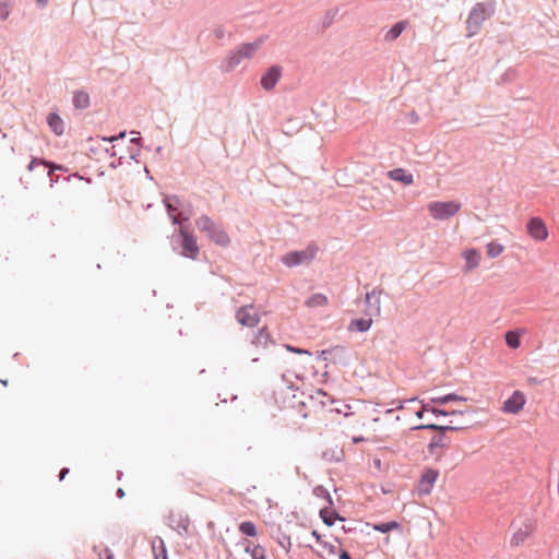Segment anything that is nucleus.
<instances>
[{
  "label": "nucleus",
  "mask_w": 559,
  "mask_h": 559,
  "mask_svg": "<svg viewBox=\"0 0 559 559\" xmlns=\"http://www.w3.org/2000/svg\"><path fill=\"white\" fill-rule=\"evenodd\" d=\"M98 557L99 559H115L112 550L108 547H105L102 552H98Z\"/></svg>",
  "instance_id": "obj_52"
},
{
  "label": "nucleus",
  "mask_w": 559,
  "mask_h": 559,
  "mask_svg": "<svg viewBox=\"0 0 559 559\" xmlns=\"http://www.w3.org/2000/svg\"><path fill=\"white\" fill-rule=\"evenodd\" d=\"M103 151H104L107 155H109L110 157L116 156L115 146H111V147H105Z\"/></svg>",
  "instance_id": "obj_64"
},
{
  "label": "nucleus",
  "mask_w": 559,
  "mask_h": 559,
  "mask_svg": "<svg viewBox=\"0 0 559 559\" xmlns=\"http://www.w3.org/2000/svg\"><path fill=\"white\" fill-rule=\"evenodd\" d=\"M206 236L211 241L221 247H228L230 243L228 234L217 225Z\"/></svg>",
  "instance_id": "obj_19"
},
{
  "label": "nucleus",
  "mask_w": 559,
  "mask_h": 559,
  "mask_svg": "<svg viewBox=\"0 0 559 559\" xmlns=\"http://www.w3.org/2000/svg\"><path fill=\"white\" fill-rule=\"evenodd\" d=\"M544 380L543 379H539L537 377H530L527 379V382L531 384V385H538V384H542Z\"/></svg>",
  "instance_id": "obj_60"
},
{
  "label": "nucleus",
  "mask_w": 559,
  "mask_h": 559,
  "mask_svg": "<svg viewBox=\"0 0 559 559\" xmlns=\"http://www.w3.org/2000/svg\"><path fill=\"white\" fill-rule=\"evenodd\" d=\"M163 204L174 226L190 224L192 204L177 194H163Z\"/></svg>",
  "instance_id": "obj_2"
},
{
  "label": "nucleus",
  "mask_w": 559,
  "mask_h": 559,
  "mask_svg": "<svg viewBox=\"0 0 559 559\" xmlns=\"http://www.w3.org/2000/svg\"><path fill=\"white\" fill-rule=\"evenodd\" d=\"M433 432V436L427 444L426 452L429 456L435 457L436 461H440L444 451L451 447L452 438L439 431Z\"/></svg>",
  "instance_id": "obj_7"
},
{
  "label": "nucleus",
  "mask_w": 559,
  "mask_h": 559,
  "mask_svg": "<svg viewBox=\"0 0 559 559\" xmlns=\"http://www.w3.org/2000/svg\"><path fill=\"white\" fill-rule=\"evenodd\" d=\"M195 225L205 234H209L216 226L212 218L205 214L195 219Z\"/></svg>",
  "instance_id": "obj_29"
},
{
  "label": "nucleus",
  "mask_w": 559,
  "mask_h": 559,
  "mask_svg": "<svg viewBox=\"0 0 559 559\" xmlns=\"http://www.w3.org/2000/svg\"><path fill=\"white\" fill-rule=\"evenodd\" d=\"M330 354H332V347L319 350L317 353V359L318 360H326L328 359V355H330Z\"/></svg>",
  "instance_id": "obj_53"
},
{
  "label": "nucleus",
  "mask_w": 559,
  "mask_h": 559,
  "mask_svg": "<svg viewBox=\"0 0 559 559\" xmlns=\"http://www.w3.org/2000/svg\"><path fill=\"white\" fill-rule=\"evenodd\" d=\"M47 170L49 174H52L56 171L67 173L68 167L49 159V164H47Z\"/></svg>",
  "instance_id": "obj_45"
},
{
  "label": "nucleus",
  "mask_w": 559,
  "mask_h": 559,
  "mask_svg": "<svg viewBox=\"0 0 559 559\" xmlns=\"http://www.w3.org/2000/svg\"><path fill=\"white\" fill-rule=\"evenodd\" d=\"M338 14V9L337 8H334V9H331V10H328L322 19V26H321V32H324L326 28H329L336 15Z\"/></svg>",
  "instance_id": "obj_35"
},
{
  "label": "nucleus",
  "mask_w": 559,
  "mask_h": 559,
  "mask_svg": "<svg viewBox=\"0 0 559 559\" xmlns=\"http://www.w3.org/2000/svg\"><path fill=\"white\" fill-rule=\"evenodd\" d=\"M512 75H513V72L512 71H507L504 72L502 75H501V80L506 83L510 82L512 80Z\"/></svg>",
  "instance_id": "obj_61"
},
{
  "label": "nucleus",
  "mask_w": 559,
  "mask_h": 559,
  "mask_svg": "<svg viewBox=\"0 0 559 559\" xmlns=\"http://www.w3.org/2000/svg\"><path fill=\"white\" fill-rule=\"evenodd\" d=\"M386 177L393 181L401 182L404 186H411L414 182V176L408 170L396 167L386 173Z\"/></svg>",
  "instance_id": "obj_15"
},
{
  "label": "nucleus",
  "mask_w": 559,
  "mask_h": 559,
  "mask_svg": "<svg viewBox=\"0 0 559 559\" xmlns=\"http://www.w3.org/2000/svg\"><path fill=\"white\" fill-rule=\"evenodd\" d=\"M319 516L322 520V522L329 527L333 526L336 521H345V518L335 510L334 506L321 508L319 511Z\"/></svg>",
  "instance_id": "obj_16"
},
{
  "label": "nucleus",
  "mask_w": 559,
  "mask_h": 559,
  "mask_svg": "<svg viewBox=\"0 0 559 559\" xmlns=\"http://www.w3.org/2000/svg\"><path fill=\"white\" fill-rule=\"evenodd\" d=\"M130 133L138 135V136H134V138L130 139V144H131L130 146H134V147L141 148L142 147V138H141L140 132L135 131V130H132Z\"/></svg>",
  "instance_id": "obj_48"
},
{
  "label": "nucleus",
  "mask_w": 559,
  "mask_h": 559,
  "mask_svg": "<svg viewBox=\"0 0 559 559\" xmlns=\"http://www.w3.org/2000/svg\"><path fill=\"white\" fill-rule=\"evenodd\" d=\"M170 245L174 251L180 255L197 260L200 254L197 236L190 228V224L178 226L170 236Z\"/></svg>",
  "instance_id": "obj_1"
},
{
  "label": "nucleus",
  "mask_w": 559,
  "mask_h": 559,
  "mask_svg": "<svg viewBox=\"0 0 559 559\" xmlns=\"http://www.w3.org/2000/svg\"><path fill=\"white\" fill-rule=\"evenodd\" d=\"M69 473H70L69 467H62L58 475L59 481H62Z\"/></svg>",
  "instance_id": "obj_59"
},
{
  "label": "nucleus",
  "mask_w": 559,
  "mask_h": 559,
  "mask_svg": "<svg viewBox=\"0 0 559 559\" xmlns=\"http://www.w3.org/2000/svg\"><path fill=\"white\" fill-rule=\"evenodd\" d=\"M526 403L525 394L520 391L515 390L513 393L503 402L502 404V412L506 414H519L524 405Z\"/></svg>",
  "instance_id": "obj_12"
},
{
  "label": "nucleus",
  "mask_w": 559,
  "mask_h": 559,
  "mask_svg": "<svg viewBox=\"0 0 559 559\" xmlns=\"http://www.w3.org/2000/svg\"><path fill=\"white\" fill-rule=\"evenodd\" d=\"M496 11V1L495 0H486L483 2H477L472 10L469 11L466 28L468 31L467 36L472 37L476 35L480 28L483 23L490 19Z\"/></svg>",
  "instance_id": "obj_3"
},
{
  "label": "nucleus",
  "mask_w": 559,
  "mask_h": 559,
  "mask_svg": "<svg viewBox=\"0 0 559 559\" xmlns=\"http://www.w3.org/2000/svg\"><path fill=\"white\" fill-rule=\"evenodd\" d=\"M461 210V203L455 200L433 201L428 204L429 214L439 221L449 219Z\"/></svg>",
  "instance_id": "obj_6"
},
{
  "label": "nucleus",
  "mask_w": 559,
  "mask_h": 559,
  "mask_svg": "<svg viewBox=\"0 0 559 559\" xmlns=\"http://www.w3.org/2000/svg\"><path fill=\"white\" fill-rule=\"evenodd\" d=\"M72 104L75 109L84 110L91 105L90 94L84 90H79L73 93Z\"/></svg>",
  "instance_id": "obj_21"
},
{
  "label": "nucleus",
  "mask_w": 559,
  "mask_h": 559,
  "mask_svg": "<svg viewBox=\"0 0 559 559\" xmlns=\"http://www.w3.org/2000/svg\"><path fill=\"white\" fill-rule=\"evenodd\" d=\"M476 409L473 407H466L464 409H452L449 411V416H463V417H472L476 414Z\"/></svg>",
  "instance_id": "obj_41"
},
{
  "label": "nucleus",
  "mask_w": 559,
  "mask_h": 559,
  "mask_svg": "<svg viewBox=\"0 0 559 559\" xmlns=\"http://www.w3.org/2000/svg\"><path fill=\"white\" fill-rule=\"evenodd\" d=\"M328 304V297L323 294H312L307 300L306 306L310 308L323 307Z\"/></svg>",
  "instance_id": "obj_31"
},
{
  "label": "nucleus",
  "mask_w": 559,
  "mask_h": 559,
  "mask_svg": "<svg viewBox=\"0 0 559 559\" xmlns=\"http://www.w3.org/2000/svg\"><path fill=\"white\" fill-rule=\"evenodd\" d=\"M372 319L371 318H356L352 319L347 329L348 331L365 333L369 331V329L372 325Z\"/></svg>",
  "instance_id": "obj_24"
},
{
  "label": "nucleus",
  "mask_w": 559,
  "mask_h": 559,
  "mask_svg": "<svg viewBox=\"0 0 559 559\" xmlns=\"http://www.w3.org/2000/svg\"><path fill=\"white\" fill-rule=\"evenodd\" d=\"M238 531L246 537H255L258 535L257 525L250 520L239 523Z\"/></svg>",
  "instance_id": "obj_28"
},
{
  "label": "nucleus",
  "mask_w": 559,
  "mask_h": 559,
  "mask_svg": "<svg viewBox=\"0 0 559 559\" xmlns=\"http://www.w3.org/2000/svg\"><path fill=\"white\" fill-rule=\"evenodd\" d=\"M47 164H49V159L45 157L31 156V160L26 166L28 171H33L36 166H44L47 168Z\"/></svg>",
  "instance_id": "obj_39"
},
{
  "label": "nucleus",
  "mask_w": 559,
  "mask_h": 559,
  "mask_svg": "<svg viewBox=\"0 0 559 559\" xmlns=\"http://www.w3.org/2000/svg\"><path fill=\"white\" fill-rule=\"evenodd\" d=\"M365 526H371L373 531L386 534L391 531H397L402 530V524L395 520L388 521V522H378V523H365Z\"/></svg>",
  "instance_id": "obj_23"
},
{
  "label": "nucleus",
  "mask_w": 559,
  "mask_h": 559,
  "mask_svg": "<svg viewBox=\"0 0 559 559\" xmlns=\"http://www.w3.org/2000/svg\"><path fill=\"white\" fill-rule=\"evenodd\" d=\"M11 7L7 0L0 1V20L4 21L10 16Z\"/></svg>",
  "instance_id": "obj_44"
},
{
  "label": "nucleus",
  "mask_w": 559,
  "mask_h": 559,
  "mask_svg": "<svg viewBox=\"0 0 559 559\" xmlns=\"http://www.w3.org/2000/svg\"><path fill=\"white\" fill-rule=\"evenodd\" d=\"M336 554L338 555L340 559H353L352 555L346 549H341Z\"/></svg>",
  "instance_id": "obj_56"
},
{
  "label": "nucleus",
  "mask_w": 559,
  "mask_h": 559,
  "mask_svg": "<svg viewBox=\"0 0 559 559\" xmlns=\"http://www.w3.org/2000/svg\"><path fill=\"white\" fill-rule=\"evenodd\" d=\"M504 247L497 241H490L486 245V252L490 259L497 258L503 251Z\"/></svg>",
  "instance_id": "obj_34"
},
{
  "label": "nucleus",
  "mask_w": 559,
  "mask_h": 559,
  "mask_svg": "<svg viewBox=\"0 0 559 559\" xmlns=\"http://www.w3.org/2000/svg\"><path fill=\"white\" fill-rule=\"evenodd\" d=\"M190 519L188 515L180 516L177 521L176 530L181 537L189 535Z\"/></svg>",
  "instance_id": "obj_36"
},
{
  "label": "nucleus",
  "mask_w": 559,
  "mask_h": 559,
  "mask_svg": "<svg viewBox=\"0 0 559 559\" xmlns=\"http://www.w3.org/2000/svg\"><path fill=\"white\" fill-rule=\"evenodd\" d=\"M140 150L141 148H139V147L129 146L128 147L129 159L139 162L138 156L140 155V152H141Z\"/></svg>",
  "instance_id": "obj_51"
},
{
  "label": "nucleus",
  "mask_w": 559,
  "mask_h": 559,
  "mask_svg": "<svg viewBox=\"0 0 559 559\" xmlns=\"http://www.w3.org/2000/svg\"><path fill=\"white\" fill-rule=\"evenodd\" d=\"M159 545L153 544L154 559H168L167 547L162 538L158 539Z\"/></svg>",
  "instance_id": "obj_37"
},
{
  "label": "nucleus",
  "mask_w": 559,
  "mask_h": 559,
  "mask_svg": "<svg viewBox=\"0 0 559 559\" xmlns=\"http://www.w3.org/2000/svg\"><path fill=\"white\" fill-rule=\"evenodd\" d=\"M530 533L526 530L520 528L518 532H515L511 538V546L518 547L522 545L526 538L528 537Z\"/></svg>",
  "instance_id": "obj_38"
},
{
  "label": "nucleus",
  "mask_w": 559,
  "mask_h": 559,
  "mask_svg": "<svg viewBox=\"0 0 559 559\" xmlns=\"http://www.w3.org/2000/svg\"><path fill=\"white\" fill-rule=\"evenodd\" d=\"M407 25L408 22L404 20L394 23L385 33L384 39L386 41H393L397 39L401 36V34L406 29Z\"/></svg>",
  "instance_id": "obj_25"
},
{
  "label": "nucleus",
  "mask_w": 559,
  "mask_h": 559,
  "mask_svg": "<svg viewBox=\"0 0 559 559\" xmlns=\"http://www.w3.org/2000/svg\"><path fill=\"white\" fill-rule=\"evenodd\" d=\"M439 476V471L432 467L423 469L421 475L416 484V490L419 496H427L432 491L435 483Z\"/></svg>",
  "instance_id": "obj_8"
},
{
  "label": "nucleus",
  "mask_w": 559,
  "mask_h": 559,
  "mask_svg": "<svg viewBox=\"0 0 559 559\" xmlns=\"http://www.w3.org/2000/svg\"><path fill=\"white\" fill-rule=\"evenodd\" d=\"M420 403V407L415 412V415L418 419H423L424 416H425V413H428V409L427 408V405H426V400H420L419 401Z\"/></svg>",
  "instance_id": "obj_49"
},
{
  "label": "nucleus",
  "mask_w": 559,
  "mask_h": 559,
  "mask_svg": "<svg viewBox=\"0 0 559 559\" xmlns=\"http://www.w3.org/2000/svg\"><path fill=\"white\" fill-rule=\"evenodd\" d=\"M283 68L280 64L269 67L261 76V86L264 91H272L282 78Z\"/></svg>",
  "instance_id": "obj_13"
},
{
  "label": "nucleus",
  "mask_w": 559,
  "mask_h": 559,
  "mask_svg": "<svg viewBox=\"0 0 559 559\" xmlns=\"http://www.w3.org/2000/svg\"><path fill=\"white\" fill-rule=\"evenodd\" d=\"M471 427H473V421L460 423L459 425H439L435 423H428L414 426L411 428V430H430L448 435V432L463 431Z\"/></svg>",
  "instance_id": "obj_10"
},
{
  "label": "nucleus",
  "mask_w": 559,
  "mask_h": 559,
  "mask_svg": "<svg viewBox=\"0 0 559 559\" xmlns=\"http://www.w3.org/2000/svg\"><path fill=\"white\" fill-rule=\"evenodd\" d=\"M267 36L262 35L251 43H242L236 49L229 51L223 66L224 71H233L243 59H250L260 49Z\"/></svg>",
  "instance_id": "obj_4"
},
{
  "label": "nucleus",
  "mask_w": 559,
  "mask_h": 559,
  "mask_svg": "<svg viewBox=\"0 0 559 559\" xmlns=\"http://www.w3.org/2000/svg\"><path fill=\"white\" fill-rule=\"evenodd\" d=\"M237 322L242 326L254 328L260 322V316L254 310V305H243L238 308L235 316Z\"/></svg>",
  "instance_id": "obj_9"
},
{
  "label": "nucleus",
  "mask_w": 559,
  "mask_h": 559,
  "mask_svg": "<svg viewBox=\"0 0 559 559\" xmlns=\"http://www.w3.org/2000/svg\"><path fill=\"white\" fill-rule=\"evenodd\" d=\"M361 524H362V523H361V522H359V521L352 520V521L349 522V524H348V525H343V526H342V531H343L344 533H347V534H348V533H356L357 531H359V532H361V533H362V532H364V530L358 527V526H359V525H361Z\"/></svg>",
  "instance_id": "obj_43"
},
{
  "label": "nucleus",
  "mask_w": 559,
  "mask_h": 559,
  "mask_svg": "<svg viewBox=\"0 0 559 559\" xmlns=\"http://www.w3.org/2000/svg\"><path fill=\"white\" fill-rule=\"evenodd\" d=\"M127 135V131L126 130H122L120 131L119 133L115 134V135H110V140H112L114 142L118 141V140H122L124 139Z\"/></svg>",
  "instance_id": "obj_58"
},
{
  "label": "nucleus",
  "mask_w": 559,
  "mask_h": 559,
  "mask_svg": "<svg viewBox=\"0 0 559 559\" xmlns=\"http://www.w3.org/2000/svg\"><path fill=\"white\" fill-rule=\"evenodd\" d=\"M312 493L317 498L325 500L328 503L326 507L334 506V501H333V498H332L330 491L323 485H317L316 487H313Z\"/></svg>",
  "instance_id": "obj_30"
},
{
  "label": "nucleus",
  "mask_w": 559,
  "mask_h": 559,
  "mask_svg": "<svg viewBox=\"0 0 559 559\" xmlns=\"http://www.w3.org/2000/svg\"><path fill=\"white\" fill-rule=\"evenodd\" d=\"M377 295V289L366 294V304L369 308L373 309L376 314L380 313V299Z\"/></svg>",
  "instance_id": "obj_33"
},
{
  "label": "nucleus",
  "mask_w": 559,
  "mask_h": 559,
  "mask_svg": "<svg viewBox=\"0 0 559 559\" xmlns=\"http://www.w3.org/2000/svg\"><path fill=\"white\" fill-rule=\"evenodd\" d=\"M252 551H253L252 559H266V550L262 545L258 544V545L253 546Z\"/></svg>",
  "instance_id": "obj_46"
},
{
  "label": "nucleus",
  "mask_w": 559,
  "mask_h": 559,
  "mask_svg": "<svg viewBox=\"0 0 559 559\" xmlns=\"http://www.w3.org/2000/svg\"><path fill=\"white\" fill-rule=\"evenodd\" d=\"M271 537L273 539H275V542L281 546L283 547L286 552H288L292 548V540H290V536L288 534H286L281 525H277L275 527L272 528V532H271Z\"/></svg>",
  "instance_id": "obj_20"
},
{
  "label": "nucleus",
  "mask_w": 559,
  "mask_h": 559,
  "mask_svg": "<svg viewBox=\"0 0 559 559\" xmlns=\"http://www.w3.org/2000/svg\"><path fill=\"white\" fill-rule=\"evenodd\" d=\"M526 233L530 237L537 241L546 240L548 237V228L543 218L538 216L531 217L526 223Z\"/></svg>",
  "instance_id": "obj_11"
},
{
  "label": "nucleus",
  "mask_w": 559,
  "mask_h": 559,
  "mask_svg": "<svg viewBox=\"0 0 559 559\" xmlns=\"http://www.w3.org/2000/svg\"><path fill=\"white\" fill-rule=\"evenodd\" d=\"M123 158H124V156H122V155H121V156H119V158H118L117 160H114V162H111V163L109 164V167H110V168H112V169L118 168L119 166H121V165H122V163H123Z\"/></svg>",
  "instance_id": "obj_57"
},
{
  "label": "nucleus",
  "mask_w": 559,
  "mask_h": 559,
  "mask_svg": "<svg viewBox=\"0 0 559 559\" xmlns=\"http://www.w3.org/2000/svg\"><path fill=\"white\" fill-rule=\"evenodd\" d=\"M214 35L217 39H223L225 37V28L219 25L214 29Z\"/></svg>",
  "instance_id": "obj_55"
},
{
  "label": "nucleus",
  "mask_w": 559,
  "mask_h": 559,
  "mask_svg": "<svg viewBox=\"0 0 559 559\" xmlns=\"http://www.w3.org/2000/svg\"><path fill=\"white\" fill-rule=\"evenodd\" d=\"M239 544H240L241 546H243L245 551H246L247 554H250L251 558H253V551H252V548H253V546H254V545H252V543H251L249 539H247V538H242V539L239 542Z\"/></svg>",
  "instance_id": "obj_50"
},
{
  "label": "nucleus",
  "mask_w": 559,
  "mask_h": 559,
  "mask_svg": "<svg viewBox=\"0 0 559 559\" xmlns=\"http://www.w3.org/2000/svg\"><path fill=\"white\" fill-rule=\"evenodd\" d=\"M462 257L465 260V266L463 271L465 273L473 271L479 265L480 252L476 248H467L462 252Z\"/></svg>",
  "instance_id": "obj_14"
},
{
  "label": "nucleus",
  "mask_w": 559,
  "mask_h": 559,
  "mask_svg": "<svg viewBox=\"0 0 559 559\" xmlns=\"http://www.w3.org/2000/svg\"><path fill=\"white\" fill-rule=\"evenodd\" d=\"M293 407L297 408L298 413L302 418L308 417V413L306 412L307 408V402L305 400H300L297 402V405H293Z\"/></svg>",
  "instance_id": "obj_47"
},
{
  "label": "nucleus",
  "mask_w": 559,
  "mask_h": 559,
  "mask_svg": "<svg viewBox=\"0 0 559 559\" xmlns=\"http://www.w3.org/2000/svg\"><path fill=\"white\" fill-rule=\"evenodd\" d=\"M322 459L329 462H341L344 459V452L337 449H326L322 453Z\"/></svg>",
  "instance_id": "obj_32"
},
{
  "label": "nucleus",
  "mask_w": 559,
  "mask_h": 559,
  "mask_svg": "<svg viewBox=\"0 0 559 559\" xmlns=\"http://www.w3.org/2000/svg\"><path fill=\"white\" fill-rule=\"evenodd\" d=\"M426 405L428 413L439 417V416H449V411L444 408L437 407L435 404L430 403V397L426 400Z\"/></svg>",
  "instance_id": "obj_40"
},
{
  "label": "nucleus",
  "mask_w": 559,
  "mask_h": 559,
  "mask_svg": "<svg viewBox=\"0 0 559 559\" xmlns=\"http://www.w3.org/2000/svg\"><path fill=\"white\" fill-rule=\"evenodd\" d=\"M284 348L287 352L293 353V354H297V355H308V356L312 355V353L309 349L304 348V347H298V346H295V345H292V344H284Z\"/></svg>",
  "instance_id": "obj_42"
},
{
  "label": "nucleus",
  "mask_w": 559,
  "mask_h": 559,
  "mask_svg": "<svg viewBox=\"0 0 559 559\" xmlns=\"http://www.w3.org/2000/svg\"><path fill=\"white\" fill-rule=\"evenodd\" d=\"M318 250V246L314 242H311L302 250H292L285 253L282 255L281 261L288 267L309 264L314 260Z\"/></svg>",
  "instance_id": "obj_5"
},
{
  "label": "nucleus",
  "mask_w": 559,
  "mask_h": 559,
  "mask_svg": "<svg viewBox=\"0 0 559 559\" xmlns=\"http://www.w3.org/2000/svg\"><path fill=\"white\" fill-rule=\"evenodd\" d=\"M47 124L56 135H62L64 132V122L59 114L49 112L46 118Z\"/></svg>",
  "instance_id": "obj_22"
},
{
  "label": "nucleus",
  "mask_w": 559,
  "mask_h": 559,
  "mask_svg": "<svg viewBox=\"0 0 559 559\" xmlns=\"http://www.w3.org/2000/svg\"><path fill=\"white\" fill-rule=\"evenodd\" d=\"M467 399L463 395H459L456 393H448L441 396H432L430 397V403L435 405H447L451 402H465Z\"/></svg>",
  "instance_id": "obj_26"
},
{
  "label": "nucleus",
  "mask_w": 559,
  "mask_h": 559,
  "mask_svg": "<svg viewBox=\"0 0 559 559\" xmlns=\"http://www.w3.org/2000/svg\"><path fill=\"white\" fill-rule=\"evenodd\" d=\"M48 176H49L50 185H51V186H53V183L59 182V180H60V176H59V175H56V173H52V174H49V173H48Z\"/></svg>",
  "instance_id": "obj_63"
},
{
  "label": "nucleus",
  "mask_w": 559,
  "mask_h": 559,
  "mask_svg": "<svg viewBox=\"0 0 559 559\" xmlns=\"http://www.w3.org/2000/svg\"><path fill=\"white\" fill-rule=\"evenodd\" d=\"M254 346H262L263 348H266L270 344L275 345V341L271 333L269 332V329L266 325L260 328L257 333L254 334V337L251 342Z\"/></svg>",
  "instance_id": "obj_17"
},
{
  "label": "nucleus",
  "mask_w": 559,
  "mask_h": 559,
  "mask_svg": "<svg viewBox=\"0 0 559 559\" xmlns=\"http://www.w3.org/2000/svg\"><path fill=\"white\" fill-rule=\"evenodd\" d=\"M311 535H312V537L316 538L318 544L321 545L323 543L322 536H321V534L317 530H312L311 531Z\"/></svg>",
  "instance_id": "obj_62"
},
{
  "label": "nucleus",
  "mask_w": 559,
  "mask_h": 559,
  "mask_svg": "<svg viewBox=\"0 0 559 559\" xmlns=\"http://www.w3.org/2000/svg\"><path fill=\"white\" fill-rule=\"evenodd\" d=\"M321 546H322L325 550H328V552H329L330 555H335V554L337 552L336 547H335L333 544L329 543V542L323 540V543L321 544Z\"/></svg>",
  "instance_id": "obj_54"
},
{
  "label": "nucleus",
  "mask_w": 559,
  "mask_h": 559,
  "mask_svg": "<svg viewBox=\"0 0 559 559\" xmlns=\"http://www.w3.org/2000/svg\"><path fill=\"white\" fill-rule=\"evenodd\" d=\"M333 362H341L343 365L347 364L348 353L346 347L342 345L332 346Z\"/></svg>",
  "instance_id": "obj_27"
},
{
  "label": "nucleus",
  "mask_w": 559,
  "mask_h": 559,
  "mask_svg": "<svg viewBox=\"0 0 559 559\" xmlns=\"http://www.w3.org/2000/svg\"><path fill=\"white\" fill-rule=\"evenodd\" d=\"M526 332L523 328L508 330L504 333V341L509 348L516 349L521 346V337Z\"/></svg>",
  "instance_id": "obj_18"
}]
</instances>
